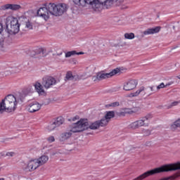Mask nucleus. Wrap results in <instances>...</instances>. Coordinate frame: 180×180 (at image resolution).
<instances>
[{
  "instance_id": "1",
  "label": "nucleus",
  "mask_w": 180,
  "mask_h": 180,
  "mask_svg": "<svg viewBox=\"0 0 180 180\" xmlns=\"http://www.w3.org/2000/svg\"><path fill=\"white\" fill-rule=\"evenodd\" d=\"M67 11V5L65 4H49L46 7H41L37 11V15L49 20L50 15L53 16H61Z\"/></svg>"
},
{
  "instance_id": "2",
  "label": "nucleus",
  "mask_w": 180,
  "mask_h": 180,
  "mask_svg": "<svg viewBox=\"0 0 180 180\" xmlns=\"http://www.w3.org/2000/svg\"><path fill=\"white\" fill-rule=\"evenodd\" d=\"M88 128V122L85 120H80L77 123L72 125L70 131L63 132L60 134V140L65 141L72 136V133H79L84 131L85 129Z\"/></svg>"
},
{
  "instance_id": "3",
  "label": "nucleus",
  "mask_w": 180,
  "mask_h": 180,
  "mask_svg": "<svg viewBox=\"0 0 180 180\" xmlns=\"http://www.w3.org/2000/svg\"><path fill=\"white\" fill-rule=\"evenodd\" d=\"M23 99H25V97L22 94L16 96L9 94L6 96L3 101L6 105V112H8V113L15 112V110H16L18 103H22V102H23Z\"/></svg>"
},
{
  "instance_id": "4",
  "label": "nucleus",
  "mask_w": 180,
  "mask_h": 180,
  "mask_svg": "<svg viewBox=\"0 0 180 180\" xmlns=\"http://www.w3.org/2000/svg\"><path fill=\"white\" fill-rule=\"evenodd\" d=\"M6 30L8 34H17L20 30V24L18 18L8 16L6 19Z\"/></svg>"
},
{
  "instance_id": "5",
  "label": "nucleus",
  "mask_w": 180,
  "mask_h": 180,
  "mask_svg": "<svg viewBox=\"0 0 180 180\" xmlns=\"http://www.w3.org/2000/svg\"><path fill=\"white\" fill-rule=\"evenodd\" d=\"M153 117L151 112L146 114L145 116L141 117L139 120L131 123L129 125V129L136 130V129H140V127H148L150 124V120Z\"/></svg>"
},
{
  "instance_id": "6",
  "label": "nucleus",
  "mask_w": 180,
  "mask_h": 180,
  "mask_svg": "<svg viewBox=\"0 0 180 180\" xmlns=\"http://www.w3.org/2000/svg\"><path fill=\"white\" fill-rule=\"evenodd\" d=\"M120 72V69L115 68L112 70L109 73H105L103 71L99 72L96 73V76H93L92 79L94 81V82H96V81H102L103 79H106V78H111V77H113V75H116V74H119Z\"/></svg>"
},
{
  "instance_id": "7",
  "label": "nucleus",
  "mask_w": 180,
  "mask_h": 180,
  "mask_svg": "<svg viewBox=\"0 0 180 180\" xmlns=\"http://www.w3.org/2000/svg\"><path fill=\"white\" fill-rule=\"evenodd\" d=\"M154 91V86H141L138 91H136L135 93L131 94V96H139V95H141V96H150V95H153V93Z\"/></svg>"
},
{
  "instance_id": "8",
  "label": "nucleus",
  "mask_w": 180,
  "mask_h": 180,
  "mask_svg": "<svg viewBox=\"0 0 180 180\" xmlns=\"http://www.w3.org/2000/svg\"><path fill=\"white\" fill-rule=\"evenodd\" d=\"M56 84H57V80L51 76H45L42 78V85L45 89L53 88Z\"/></svg>"
},
{
  "instance_id": "9",
  "label": "nucleus",
  "mask_w": 180,
  "mask_h": 180,
  "mask_svg": "<svg viewBox=\"0 0 180 180\" xmlns=\"http://www.w3.org/2000/svg\"><path fill=\"white\" fill-rule=\"evenodd\" d=\"M81 120H86L87 128H86L85 130H88V129H91V130H96L100 127H103V126H106V121L102 120L96 121L91 123L90 125H89V122H88L87 119H81Z\"/></svg>"
},
{
  "instance_id": "10",
  "label": "nucleus",
  "mask_w": 180,
  "mask_h": 180,
  "mask_svg": "<svg viewBox=\"0 0 180 180\" xmlns=\"http://www.w3.org/2000/svg\"><path fill=\"white\" fill-rule=\"evenodd\" d=\"M37 168L39 167L34 160H30L23 166V169L26 172H32L34 169H37Z\"/></svg>"
},
{
  "instance_id": "11",
  "label": "nucleus",
  "mask_w": 180,
  "mask_h": 180,
  "mask_svg": "<svg viewBox=\"0 0 180 180\" xmlns=\"http://www.w3.org/2000/svg\"><path fill=\"white\" fill-rule=\"evenodd\" d=\"M84 6L85 5H91L93 9L96 11V9H99L101 5L106 6L105 3H101L99 0H84Z\"/></svg>"
},
{
  "instance_id": "12",
  "label": "nucleus",
  "mask_w": 180,
  "mask_h": 180,
  "mask_svg": "<svg viewBox=\"0 0 180 180\" xmlns=\"http://www.w3.org/2000/svg\"><path fill=\"white\" fill-rule=\"evenodd\" d=\"M137 84L138 82L134 79L125 82L123 84V89L124 91H133L137 86Z\"/></svg>"
},
{
  "instance_id": "13",
  "label": "nucleus",
  "mask_w": 180,
  "mask_h": 180,
  "mask_svg": "<svg viewBox=\"0 0 180 180\" xmlns=\"http://www.w3.org/2000/svg\"><path fill=\"white\" fill-rule=\"evenodd\" d=\"M124 1V0H99V2L105 4L106 8H109V6H112V5L114 4L119 6L120 4H123Z\"/></svg>"
},
{
  "instance_id": "14",
  "label": "nucleus",
  "mask_w": 180,
  "mask_h": 180,
  "mask_svg": "<svg viewBox=\"0 0 180 180\" xmlns=\"http://www.w3.org/2000/svg\"><path fill=\"white\" fill-rule=\"evenodd\" d=\"M41 109V105L38 102L31 103L28 105V112L30 113H34V112H37Z\"/></svg>"
},
{
  "instance_id": "15",
  "label": "nucleus",
  "mask_w": 180,
  "mask_h": 180,
  "mask_svg": "<svg viewBox=\"0 0 180 180\" xmlns=\"http://www.w3.org/2000/svg\"><path fill=\"white\" fill-rule=\"evenodd\" d=\"M161 30V27H155L154 28H148L142 32V37L145 36H148V34H155V33H158Z\"/></svg>"
},
{
  "instance_id": "16",
  "label": "nucleus",
  "mask_w": 180,
  "mask_h": 180,
  "mask_svg": "<svg viewBox=\"0 0 180 180\" xmlns=\"http://www.w3.org/2000/svg\"><path fill=\"white\" fill-rule=\"evenodd\" d=\"M34 86L35 88L36 91L39 96H44L46 95V91L44 90V88L43 87V84H41L40 82H37L34 84Z\"/></svg>"
},
{
  "instance_id": "17",
  "label": "nucleus",
  "mask_w": 180,
  "mask_h": 180,
  "mask_svg": "<svg viewBox=\"0 0 180 180\" xmlns=\"http://www.w3.org/2000/svg\"><path fill=\"white\" fill-rule=\"evenodd\" d=\"M34 160L39 167H41V165H44V164H46L47 161H49V156L44 155H41L38 159H34Z\"/></svg>"
},
{
  "instance_id": "18",
  "label": "nucleus",
  "mask_w": 180,
  "mask_h": 180,
  "mask_svg": "<svg viewBox=\"0 0 180 180\" xmlns=\"http://www.w3.org/2000/svg\"><path fill=\"white\" fill-rule=\"evenodd\" d=\"M4 11H6V9H11V11H19V9L22 8V6L18 4H6L1 6Z\"/></svg>"
},
{
  "instance_id": "19",
  "label": "nucleus",
  "mask_w": 180,
  "mask_h": 180,
  "mask_svg": "<svg viewBox=\"0 0 180 180\" xmlns=\"http://www.w3.org/2000/svg\"><path fill=\"white\" fill-rule=\"evenodd\" d=\"M115 117V111H107L104 118L101 120L106 122V125L109 123V120Z\"/></svg>"
},
{
  "instance_id": "20",
  "label": "nucleus",
  "mask_w": 180,
  "mask_h": 180,
  "mask_svg": "<svg viewBox=\"0 0 180 180\" xmlns=\"http://www.w3.org/2000/svg\"><path fill=\"white\" fill-rule=\"evenodd\" d=\"M126 115H131V108H122L121 111L118 113V116H126Z\"/></svg>"
},
{
  "instance_id": "21",
  "label": "nucleus",
  "mask_w": 180,
  "mask_h": 180,
  "mask_svg": "<svg viewBox=\"0 0 180 180\" xmlns=\"http://www.w3.org/2000/svg\"><path fill=\"white\" fill-rule=\"evenodd\" d=\"M75 54H77V56H81V54H84V53L83 52L77 53L76 51H68L65 53V57L66 58H68L72 56H75Z\"/></svg>"
},
{
  "instance_id": "22",
  "label": "nucleus",
  "mask_w": 180,
  "mask_h": 180,
  "mask_svg": "<svg viewBox=\"0 0 180 180\" xmlns=\"http://www.w3.org/2000/svg\"><path fill=\"white\" fill-rule=\"evenodd\" d=\"M53 123H55L56 127H59V126L64 123V119L63 117H58Z\"/></svg>"
},
{
  "instance_id": "23",
  "label": "nucleus",
  "mask_w": 180,
  "mask_h": 180,
  "mask_svg": "<svg viewBox=\"0 0 180 180\" xmlns=\"http://www.w3.org/2000/svg\"><path fill=\"white\" fill-rule=\"evenodd\" d=\"M74 78H75V76L72 75V72L69 71L66 73L65 81H72Z\"/></svg>"
},
{
  "instance_id": "24",
  "label": "nucleus",
  "mask_w": 180,
  "mask_h": 180,
  "mask_svg": "<svg viewBox=\"0 0 180 180\" xmlns=\"http://www.w3.org/2000/svg\"><path fill=\"white\" fill-rule=\"evenodd\" d=\"M6 112V105H5V101L4 100L0 102V113H4Z\"/></svg>"
},
{
  "instance_id": "25",
  "label": "nucleus",
  "mask_w": 180,
  "mask_h": 180,
  "mask_svg": "<svg viewBox=\"0 0 180 180\" xmlns=\"http://www.w3.org/2000/svg\"><path fill=\"white\" fill-rule=\"evenodd\" d=\"M134 33H125L124 34V38L128 39L129 40H132V39H134Z\"/></svg>"
},
{
  "instance_id": "26",
  "label": "nucleus",
  "mask_w": 180,
  "mask_h": 180,
  "mask_svg": "<svg viewBox=\"0 0 180 180\" xmlns=\"http://www.w3.org/2000/svg\"><path fill=\"white\" fill-rule=\"evenodd\" d=\"M75 5H81V6H85V1L84 0H72Z\"/></svg>"
},
{
  "instance_id": "27",
  "label": "nucleus",
  "mask_w": 180,
  "mask_h": 180,
  "mask_svg": "<svg viewBox=\"0 0 180 180\" xmlns=\"http://www.w3.org/2000/svg\"><path fill=\"white\" fill-rule=\"evenodd\" d=\"M176 171H179L176 173V179L180 176V162L176 163Z\"/></svg>"
},
{
  "instance_id": "28",
  "label": "nucleus",
  "mask_w": 180,
  "mask_h": 180,
  "mask_svg": "<svg viewBox=\"0 0 180 180\" xmlns=\"http://www.w3.org/2000/svg\"><path fill=\"white\" fill-rule=\"evenodd\" d=\"M139 112H140L139 107H134L131 108V115H133V113H139Z\"/></svg>"
},
{
  "instance_id": "29",
  "label": "nucleus",
  "mask_w": 180,
  "mask_h": 180,
  "mask_svg": "<svg viewBox=\"0 0 180 180\" xmlns=\"http://www.w3.org/2000/svg\"><path fill=\"white\" fill-rule=\"evenodd\" d=\"M56 127H57L56 124L54 122H53L52 124H51L48 126V130L51 131L54 130V129H56Z\"/></svg>"
},
{
  "instance_id": "30",
  "label": "nucleus",
  "mask_w": 180,
  "mask_h": 180,
  "mask_svg": "<svg viewBox=\"0 0 180 180\" xmlns=\"http://www.w3.org/2000/svg\"><path fill=\"white\" fill-rule=\"evenodd\" d=\"M25 27H27V29H29L30 30L33 29V25L31 24L30 21H27L25 22Z\"/></svg>"
},
{
  "instance_id": "31",
  "label": "nucleus",
  "mask_w": 180,
  "mask_h": 180,
  "mask_svg": "<svg viewBox=\"0 0 180 180\" xmlns=\"http://www.w3.org/2000/svg\"><path fill=\"white\" fill-rule=\"evenodd\" d=\"M180 102L179 101H174L173 103H172L169 106H168V109H171V108L174 107V106H178V105H179Z\"/></svg>"
},
{
  "instance_id": "32",
  "label": "nucleus",
  "mask_w": 180,
  "mask_h": 180,
  "mask_svg": "<svg viewBox=\"0 0 180 180\" xmlns=\"http://www.w3.org/2000/svg\"><path fill=\"white\" fill-rule=\"evenodd\" d=\"M120 103L119 102L116 101L114 103H111L110 104H108V106L111 108H116V106H119Z\"/></svg>"
},
{
  "instance_id": "33",
  "label": "nucleus",
  "mask_w": 180,
  "mask_h": 180,
  "mask_svg": "<svg viewBox=\"0 0 180 180\" xmlns=\"http://www.w3.org/2000/svg\"><path fill=\"white\" fill-rule=\"evenodd\" d=\"M172 126H173V127H179L180 129V119H179L176 122H174V123Z\"/></svg>"
},
{
  "instance_id": "34",
  "label": "nucleus",
  "mask_w": 180,
  "mask_h": 180,
  "mask_svg": "<svg viewBox=\"0 0 180 180\" xmlns=\"http://www.w3.org/2000/svg\"><path fill=\"white\" fill-rule=\"evenodd\" d=\"M47 141H49V143H53V142L56 141V139L54 138V136H51L47 138Z\"/></svg>"
},
{
  "instance_id": "35",
  "label": "nucleus",
  "mask_w": 180,
  "mask_h": 180,
  "mask_svg": "<svg viewBox=\"0 0 180 180\" xmlns=\"http://www.w3.org/2000/svg\"><path fill=\"white\" fill-rule=\"evenodd\" d=\"M162 88H166V86L164 83H161L160 85L157 86L158 91H159V89H162Z\"/></svg>"
},
{
  "instance_id": "36",
  "label": "nucleus",
  "mask_w": 180,
  "mask_h": 180,
  "mask_svg": "<svg viewBox=\"0 0 180 180\" xmlns=\"http://www.w3.org/2000/svg\"><path fill=\"white\" fill-rule=\"evenodd\" d=\"M6 155L7 157H14V155H15V153L13 152H8Z\"/></svg>"
},
{
  "instance_id": "37",
  "label": "nucleus",
  "mask_w": 180,
  "mask_h": 180,
  "mask_svg": "<svg viewBox=\"0 0 180 180\" xmlns=\"http://www.w3.org/2000/svg\"><path fill=\"white\" fill-rule=\"evenodd\" d=\"M145 136H150L151 134V131H150L149 129H146L145 131Z\"/></svg>"
},
{
  "instance_id": "38",
  "label": "nucleus",
  "mask_w": 180,
  "mask_h": 180,
  "mask_svg": "<svg viewBox=\"0 0 180 180\" xmlns=\"http://www.w3.org/2000/svg\"><path fill=\"white\" fill-rule=\"evenodd\" d=\"M0 49H4V39H0Z\"/></svg>"
},
{
  "instance_id": "39",
  "label": "nucleus",
  "mask_w": 180,
  "mask_h": 180,
  "mask_svg": "<svg viewBox=\"0 0 180 180\" xmlns=\"http://www.w3.org/2000/svg\"><path fill=\"white\" fill-rule=\"evenodd\" d=\"M3 30H4V26L2 25L1 23H0V33H2Z\"/></svg>"
},
{
  "instance_id": "40",
  "label": "nucleus",
  "mask_w": 180,
  "mask_h": 180,
  "mask_svg": "<svg viewBox=\"0 0 180 180\" xmlns=\"http://www.w3.org/2000/svg\"><path fill=\"white\" fill-rule=\"evenodd\" d=\"M170 85H172V82H169V83L165 84V86H166V88H167V86H169Z\"/></svg>"
},
{
  "instance_id": "41",
  "label": "nucleus",
  "mask_w": 180,
  "mask_h": 180,
  "mask_svg": "<svg viewBox=\"0 0 180 180\" xmlns=\"http://www.w3.org/2000/svg\"><path fill=\"white\" fill-rule=\"evenodd\" d=\"M63 54V52H61V53H58V54H53V56H61Z\"/></svg>"
},
{
  "instance_id": "42",
  "label": "nucleus",
  "mask_w": 180,
  "mask_h": 180,
  "mask_svg": "<svg viewBox=\"0 0 180 180\" xmlns=\"http://www.w3.org/2000/svg\"><path fill=\"white\" fill-rule=\"evenodd\" d=\"M58 152H53L51 153V155H56V154H58Z\"/></svg>"
},
{
  "instance_id": "43",
  "label": "nucleus",
  "mask_w": 180,
  "mask_h": 180,
  "mask_svg": "<svg viewBox=\"0 0 180 180\" xmlns=\"http://www.w3.org/2000/svg\"><path fill=\"white\" fill-rule=\"evenodd\" d=\"M77 117H75L72 119V120H73V121L77 120Z\"/></svg>"
},
{
  "instance_id": "44",
  "label": "nucleus",
  "mask_w": 180,
  "mask_h": 180,
  "mask_svg": "<svg viewBox=\"0 0 180 180\" xmlns=\"http://www.w3.org/2000/svg\"><path fill=\"white\" fill-rule=\"evenodd\" d=\"M176 78H178V79H180V75L177 76Z\"/></svg>"
},
{
  "instance_id": "45",
  "label": "nucleus",
  "mask_w": 180,
  "mask_h": 180,
  "mask_svg": "<svg viewBox=\"0 0 180 180\" xmlns=\"http://www.w3.org/2000/svg\"><path fill=\"white\" fill-rule=\"evenodd\" d=\"M0 180H5V179H4V178H1V179H0Z\"/></svg>"
},
{
  "instance_id": "46",
  "label": "nucleus",
  "mask_w": 180,
  "mask_h": 180,
  "mask_svg": "<svg viewBox=\"0 0 180 180\" xmlns=\"http://www.w3.org/2000/svg\"><path fill=\"white\" fill-rule=\"evenodd\" d=\"M1 157H2V155L0 153V158H1Z\"/></svg>"
},
{
  "instance_id": "47",
  "label": "nucleus",
  "mask_w": 180,
  "mask_h": 180,
  "mask_svg": "<svg viewBox=\"0 0 180 180\" xmlns=\"http://www.w3.org/2000/svg\"><path fill=\"white\" fill-rule=\"evenodd\" d=\"M173 29H175V26H173Z\"/></svg>"
},
{
  "instance_id": "48",
  "label": "nucleus",
  "mask_w": 180,
  "mask_h": 180,
  "mask_svg": "<svg viewBox=\"0 0 180 180\" xmlns=\"http://www.w3.org/2000/svg\"><path fill=\"white\" fill-rule=\"evenodd\" d=\"M41 51H42V53H43V49H41Z\"/></svg>"
}]
</instances>
